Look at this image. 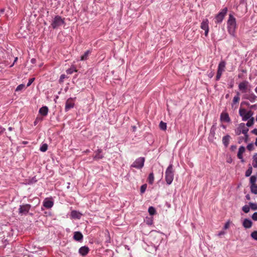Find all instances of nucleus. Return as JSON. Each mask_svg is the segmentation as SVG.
Here are the masks:
<instances>
[{"instance_id": "nucleus-62", "label": "nucleus", "mask_w": 257, "mask_h": 257, "mask_svg": "<svg viewBox=\"0 0 257 257\" xmlns=\"http://www.w3.org/2000/svg\"><path fill=\"white\" fill-rule=\"evenodd\" d=\"M238 77H239V78H240V77H242V76H241V74H239V75H238Z\"/></svg>"}, {"instance_id": "nucleus-16", "label": "nucleus", "mask_w": 257, "mask_h": 257, "mask_svg": "<svg viewBox=\"0 0 257 257\" xmlns=\"http://www.w3.org/2000/svg\"><path fill=\"white\" fill-rule=\"evenodd\" d=\"M89 250V248L88 247H86V246H83L79 249V252L82 255H84L86 254Z\"/></svg>"}, {"instance_id": "nucleus-53", "label": "nucleus", "mask_w": 257, "mask_h": 257, "mask_svg": "<svg viewBox=\"0 0 257 257\" xmlns=\"http://www.w3.org/2000/svg\"><path fill=\"white\" fill-rule=\"evenodd\" d=\"M255 96L254 95H253L252 97L250 99V100L252 101L255 99Z\"/></svg>"}, {"instance_id": "nucleus-33", "label": "nucleus", "mask_w": 257, "mask_h": 257, "mask_svg": "<svg viewBox=\"0 0 257 257\" xmlns=\"http://www.w3.org/2000/svg\"><path fill=\"white\" fill-rule=\"evenodd\" d=\"M256 177L255 176H252L250 178V182L251 184H256L255 182L256 181Z\"/></svg>"}, {"instance_id": "nucleus-56", "label": "nucleus", "mask_w": 257, "mask_h": 257, "mask_svg": "<svg viewBox=\"0 0 257 257\" xmlns=\"http://www.w3.org/2000/svg\"><path fill=\"white\" fill-rule=\"evenodd\" d=\"M255 145L256 146H257V138H256V141H255Z\"/></svg>"}, {"instance_id": "nucleus-4", "label": "nucleus", "mask_w": 257, "mask_h": 257, "mask_svg": "<svg viewBox=\"0 0 257 257\" xmlns=\"http://www.w3.org/2000/svg\"><path fill=\"white\" fill-rule=\"evenodd\" d=\"M31 205L28 204H23L20 206L19 213L21 215H26L29 212Z\"/></svg>"}, {"instance_id": "nucleus-52", "label": "nucleus", "mask_w": 257, "mask_h": 257, "mask_svg": "<svg viewBox=\"0 0 257 257\" xmlns=\"http://www.w3.org/2000/svg\"><path fill=\"white\" fill-rule=\"evenodd\" d=\"M31 62L32 63H35V62H36V59H34V58H32L31 60Z\"/></svg>"}, {"instance_id": "nucleus-5", "label": "nucleus", "mask_w": 257, "mask_h": 257, "mask_svg": "<svg viewBox=\"0 0 257 257\" xmlns=\"http://www.w3.org/2000/svg\"><path fill=\"white\" fill-rule=\"evenodd\" d=\"M54 201L52 198H45L43 200V206L47 208H51L54 205Z\"/></svg>"}, {"instance_id": "nucleus-64", "label": "nucleus", "mask_w": 257, "mask_h": 257, "mask_svg": "<svg viewBox=\"0 0 257 257\" xmlns=\"http://www.w3.org/2000/svg\"><path fill=\"white\" fill-rule=\"evenodd\" d=\"M256 120L257 121V115H256Z\"/></svg>"}, {"instance_id": "nucleus-3", "label": "nucleus", "mask_w": 257, "mask_h": 257, "mask_svg": "<svg viewBox=\"0 0 257 257\" xmlns=\"http://www.w3.org/2000/svg\"><path fill=\"white\" fill-rule=\"evenodd\" d=\"M145 158L139 157L132 164L131 167L137 169H141L144 166Z\"/></svg>"}, {"instance_id": "nucleus-9", "label": "nucleus", "mask_w": 257, "mask_h": 257, "mask_svg": "<svg viewBox=\"0 0 257 257\" xmlns=\"http://www.w3.org/2000/svg\"><path fill=\"white\" fill-rule=\"evenodd\" d=\"M63 23L64 20L61 19V17H55L52 25L53 28H56L62 25Z\"/></svg>"}, {"instance_id": "nucleus-60", "label": "nucleus", "mask_w": 257, "mask_h": 257, "mask_svg": "<svg viewBox=\"0 0 257 257\" xmlns=\"http://www.w3.org/2000/svg\"><path fill=\"white\" fill-rule=\"evenodd\" d=\"M9 130L10 131H12V127H9Z\"/></svg>"}, {"instance_id": "nucleus-49", "label": "nucleus", "mask_w": 257, "mask_h": 257, "mask_svg": "<svg viewBox=\"0 0 257 257\" xmlns=\"http://www.w3.org/2000/svg\"><path fill=\"white\" fill-rule=\"evenodd\" d=\"M251 133L253 134L257 135V128H254L252 131Z\"/></svg>"}, {"instance_id": "nucleus-25", "label": "nucleus", "mask_w": 257, "mask_h": 257, "mask_svg": "<svg viewBox=\"0 0 257 257\" xmlns=\"http://www.w3.org/2000/svg\"><path fill=\"white\" fill-rule=\"evenodd\" d=\"M250 190L252 193H253L255 194H257V185H256V184H255L254 185H251Z\"/></svg>"}, {"instance_id": "nucleus-35", "label": "nucleus", "mask_w": 257, "mask_h": 257, "mask_svg": "<svg viewBox=\"0 0 257 257\" xmlns=\"http://www.w3.org/2000/svg\"><path fill=\"white\" fill-rule=\"evenodd\" d=\"M6 12L5 16H9V15H11L12 14V11L10 8L6 9Z\"/></svg>"}, {"instance_id": "nucleus-42", "label": "nucleus", "mask_w": 257, "mask_h": 257, "mask_svg": "<svg viewBox=\"0 0 257 257\" xmlns=\"http://www.w3.org/2000/svg\"><path fill=\"white\" fill-rule=\"evenodd\" d=\"M66 75L65 74H62L60 76V82H63V80L64 79L66 78Z\"/></svg>"}, {"instance_id": "nucleus-1", "label": "nucleus", "mask_w": 257, "mask_h": 257, "mask_svg": "<svg viewBox=\"0 0 257 257\" xmlns=\"http://www.w3.org/2000/svg\"><path fill=\"white\" fill-rule=\"evenodd\" d=\"M174 173L173 165L170 164L165 172V180L168 185H171L174 180Z\"/></svg>"}, {"instance_id": "nucleus-8", "label": "nucleus", "mask_w": 257, "mask_h": 257, "mask_svg": "<svg viewBox=\"0 0 257 257\" xmlns=\"http://www.w3.org/2000/svg\"><path fill=\"white\" fill-rule=\"evenodd\" d=\"M74 106V99L70 97L68 98L66 102L65 109L66 111H68Z\"/></svg>"}, {"instance_id": "nucleus-20", "label": "nucleus", "mask_w": 257, "mask_h": 257, "mask_svg": "<svg viewBox=\"0 0 257 257\" xmlns=\"http://www.w3.org/2000/svg\"><path fill=\"white\" fill-rule=\"evenodd\" d=\"M148 181L150 184H153L154 181V175L153 173H150L149 175V178H148Z\"/></svg>"}, {"instance_id": "nucleus-12", "label": "nucleus", "mask_w": 257, "mask_h": 257, "mask_svg": "<svg viewBox=\"0 0 257 257\" xmlns=\"http://www.w3.org/2000/svg\"><path fill=\"white\" fill-rule=\"evenodd\" d=\"M245 151V149L244 148V147H240L239 148L238 153H237V157L239 159L241 160L242 162H244V161L243 159V156L242 154L243 152Z\"/></svg>"}, {"instance_id": "nucleus-36", "label": "nucleus", "mask_w": 257, "mask_h": 257, "mask_svg": "<svg viewBox=\"0 0 257 257\" xmlns=\"http://www.w3.org/2000/svg\"><path fill=\"white\" fill-rule=\"evenodd\" d=\"M147 188V185H146V184L143 185L141 187V188H140V192H141V193H144L145 192L146 189Z\"/></svg>"}, {"instance_id": "nucleus-11", "label": "nucleus", "mask_w": 257, "mask_h": 257, "mask_svg": "<svg viewBox=\"0 0 257 257\" xmlns=\"http://www.w3.org/2000/svg\"><path fill=\"white\" fill-rule=\"evenodd\" d=\"M49 111V108L46 106H42L39 110V113L44 116L48 115V112Z\"/></svg>"}, {"instance_id": "nucleus-63", "label": "nucleus", "mask_w": 257, "mask_h": 257, "mask_svg": "<svg viewBox=\"0 0 257 257\" xmlns=\"http://www.w3.org/2000/svg\"><path fill=\"white\" fill-rule=\"evenodd\" d=\"M210 76L211 77H212V75H211V74H210Z\"/></svg>"}, {"instance_id": "nucleus-7", "label": "nucleus", "mask_w": 257, "mask_h": 257, "mask_svg": "<svg viewBox=\"0 0 257 257\" xmlns=\"http://www.w3.org/2000/svg\"><path fill=\"white\" fill-rule=\"evenodd\" d=\"M224 68H225V63H224V62L222 61L220 63V64L218 66L217 73V75H216V80H219V79L220 78L222 74V72L224 70Z\"/></svg>"}, {"instance_id": "nucleus-46", "label": "nucleus", "mask_w": 257, "mask_h": 257, "mask_svg": "<svg viewBox=\"0 0 257 257\" xmlns=\"http://www.w3.org/2000/svg\"><path fill=\"white\" fill-rule=\"evenodd\" d=\"M252 218L254 220H257V212H255L252 215Z\"/></svg>"}, {"instance_id": "nucleus-47", "label": "nucleus", "mask_w": 257, "mask_h": 257, "mask_svg": "<svg viewBox=\"0 0 257 257\" xmlns=\"http://www.w3.org/2000/svg\"><path fill=\"white\" fill-rule=\"evenodd\" d=\"M230 121V119L229 118V115L228 113H226V122H229Z\"/></svg>"}, {"instance_id": "nucleus-54", "label": "nucleus", "mask_w": 257, "mask_h": 257, "mask_svg": "<svg viewBox=\"0 0 257 257\" xmlns=\"http://www.w3.org/2000/svg\"><path fill=\"white\" fill-rule=\"evenodd\" d=\"M222 143L225 144V136L222 138Z\"/></svg>"}, {"instance_id": "nucleus-59", "label": "nucleus", "mask_w": 257, "mask_h": 257, "mask_svg": "<svg viewBox=\"0 0 257 257\" xmlns=\"http://www.w3.org/2000/svg\"><path fill=\"white\" fill-rule=\"evenodd\" d=\"M133 128L134 131H135V130H136V127L135 126H133Z\"/></svg>"}, {"instance_id": "nucleus-48", "label": "nucleus", "mask_w": 257, "mask_h": 257, "mask_svg": "<svg viewBox=\"0 0 257 257\" xmlns=\"http://www.w3.org/2000/svg\"><path fill=\"white\" fill-rule=\"evenodd\" d=\"M5 11L6 12V9L3 8V9H1V10H0V13H1L0 14L3 15L4 14V12Z\"/></svg>"}, {"instance_id": "nucleus-38", "label": "nucleus", "mask_w": 257, "mask_h": 257, "mask_svg": "<svg viewBox=\"0 0 257 257\" xmlns=\"http://www.w3.org/2000/svg\"><path fill=\"white\" fill-rule=\"evenodd\" d=\"M246 148L249 151H252L254 149V146L253 144H249L247 147Z\"/></svg>"}, {"instance_id": "nucleus-31", "label": "nucleus", "mask_w": 257, "mask_h": 257, "mask_svg": "<svg viewBox=\"0 0 257 257\" xmlns=\"http://www.w3.org/2000/svg\"><path fill=\"white\" fill-rule=\"evenodd\" d=\"M251 237L255 240H257V231H254L250 234Z\"/></svg>"}, {"instance_id": "nucleus-21", "label": "nucleus", "mask_w": 257, "mask_h": 257, "mask_svg": "<svg viewBox=\"0 0 257 257\" xmlns=\"http://www.w3.org/2000/svg\"><path fill=\"white\" fill-rule=\"evenodd\" d=\"M145 221L148 225H152L153 223V217H146Z\"/></svg>"}, {"instance_id": "nucleus-13", "label": "nucleus", "mask_w": 257, "mask_h": 257, "mask_svg": "<svg viewBox=\"0 0 257 257\" xmlns=\"http://www.w3.org/2000/svg\"><path fill=\"white\" fill-rule=\"evenodd\" d=\"M70 215L72 218L80 219L82 216V214L76 210H73L71 211Z\"/></svg>"}, {"instance_id": "nucleus-27", "label": "nucleus", "mask_w": 257, "mask_h": 257, "mask_svg": "<svg viewBox=\"0 0 257 257\" xmlns=\"http://www.w3.org/2000/svg\"><path fill=\"white\" fill-rule=\"evenodd\" d=\"M160 127L161 130L163 131H165L167 129V123L165 122H164L163 121H161L160 123Z\"/></svg>"}, {"instance_id": "nucleus-14", "label": "nucleus", "mask_w": 257, "mask_h": 257, "mask_svg": "<svg viewBox=\"0 0 257 257\" xmlns=\"http://www.w3.org/2000/svg\"><path fill=\"white\" fill-rule=\"evenodd\" d=\"M242 224L245 228H250L252 225V222L250 220L245 218Z\"/></svg>"}, {"instance_id": "nucleus-43", "label": "nucleus", "mask_w": 257, "mask_h": 257, "mask_svg": "<svg viewBox=\"0 0 257 257\" xmlns=\"http://www.w3.org/2000/svg\"><path fill=\"white\" fill-rule=\"evenodd\" d=\"M239 97L238 96H234L233 98V102L235 103L238 102L239 100Z\"/></svg>"}, {"instance_id": "nucleus-55", "label": "nucleus", "mask_w": 257, "mask_h": 257, "mask_svg": "<svg viewBox=\"0 0 257 257\" xmlns=\"http://www.w3.org/2000/svg\"><path fill=\"white\" fill-rule=\"evenodd\" d=\"M230 137L229 136H226L225 137V138H226V142H227V140L228 139V138H229Z\"/></svg>"}, {"instance_id": "nucleus-18", "label": "nucleus", "mask_w": 257, "mask_h": 257, "mask_svg": "<svg viewBox=\"0 0 257 257\" xmlns=\"http://www.w3.org/2000/svg\"><path fill=\"white\" fill-rule=\"evenodd\" d=\"M252 115V112L251 111H247L244 114L243 116V120L246 121L250 118L251 116Z\"/></svg>"}, {"instance_id": "nucleus-61", "label": "nucleus", "mask_w": 257, "mask_h": 257, "mask_svg": "<svg viewBox=\"0 0 257 257\" xmlns=\"http://www.w3.org/2000/svg\"><path fill=\"white\" fill-rule=\"evenodd\" d=\"M242 72H244V73H245V72H246V70H242Z\"/></svg>"}, {"instance_id": "nucleus-39", "label": "nucleus", "mask_w": 257, "mask_h": 257, "mask_svg": "<svg viewBox=\"0 0 257 257\" xmlns=\"http://www.w3.org/2000/svg\"><path fill=\"white\" fill-rule=\"evenodd\" d=\"M246 112L245 109H239V114L242 117L245 114Z\"/></svg>"}, {"instance_id": "nucleus-37", "label": "nucleus", "mask_w": 257, "mask_h": 257, "mask_svg": "<svg viewBox=\"0 0 257 257\" xmlns=\"http://www.w3.org/2000/svg\"><path fill=\"white\" fill-rule=\"evenodd\" d=\"M25 88V86L24 84H20L17 87L16 91H21Z\"/></svg>"}, {"instance_id": "nucleus-23", "label": "nucleus", "mask_w": 257, "mask_h": 257, "mask_svg": "<svg viewBox=\"0 0 257 257\" xmlns=\"http://www.w3.org/2000/svg\"><path fill=\"white\" fill-rule=\"evenodd\" d=\"M90 51L89 50H87L83 55H82L81 57L80 60L81 61L85 60L87 59L88 55L90 54Z\"/></svg>"}, {"instance_id": "nucleus-29", "label": "nucleus", "mask_w": 257, "mask_h": 257, "mask_svg": "<svg viewBox=\"0 0 257 257\" xmlns=\"http://www.w3.org/2000/svg\"><path fill=\"white\" fill-rule=\"evenodd\" d=\"M252 168L251 167H249L247 170L245 172V176L246 177H249L250 176V175L252 173Z\"/></svg>"}, {"instance_id": "nucleus-41", "label": "nucleus", "mask_w": 257, "mask_h": 257, "mask_svg": "<svg viewBox=\"0 0 257 257\" xmlns=\"http://www.w3.org/2000/svg\"><path fill=\"white\" fill-rule=\"evenodd\" d=\"M216 16H225V9L222 10L221 12L218 13Z\"/></svg>"}, {"instance_id": "nucleus-28", "label": "nucleus", "mask_w": 257, "mask_h": 257, "mask_svg": "<svg viewBox=\"0 0 257 257\" xmlns=\"http://www.w3.org/2000/svg\"><path fill=\"white\" fill-rule=\"evenodd\" d=\"M48 149V145L47 144H43L40 147V150L41 152H45Z\"/></svg>"}, {"instance_id": "nucleus-57", "label": "nucleus", "mask_w": 257, "mask_h": 257, "mask_svg": "<svg viewBox=\"0 0 257 257\" xmlns=\"http://www.w3.org/2000/svg\"><path fill=\"white\" fill-rule=\"evenodd\" d=\"M17 60H18V58H17V57H16V58H15V59L14 62H16V61H17Z\"/></svg>"}, {"instance_id": "nucleus-50", "label": "nucleus", "mask_w": 257, "mask_h": 257, "mask_svg": "<svg viewBox=\"0 0 257 257\" xmlns=\"http://www.w3.org/2000/svg\"><path fill=\"white\" fill-rule=\"evenodd\" d=\"M245 198H246V200H250V198L249 195V194L246 195H245Z\"/></svg>"}, {"instance_id": "nucleus-45", "label": "nucleus", "mask_w": 257, "mask_h": 257, "mask_svg": "<svg viewBox=\"0 0 257 257\" xmlns=\"http://www.w3.org/2000/svg\"><path fill=\"white\" fill-rule=\"evenodd\" d=\"M42 120V118H40V117H37L34 121V125H36L37 123L39 121H41Z\"/></svg>"}, {"instance_id": "nucleus-30", "label": "nucleus", "mask_w": 257, "mask_h": 257, "mask_svg": "<svg viewBox=\"0 0 257 257\" xmlns=\"http://www.w3.org/2000/svg\"><path fill=\"white\" fill-rule=\"evenodd\" d=\"M249 206L253 210H257V204L249 202Z\"/></svg>"}, {"instance_id": "nucleus-24", "label": "nucleus", "mask_w": 257, "mask_h": 257, "mask_svg": "<svg viewBox=\"0 0 257 257\" xmlns=\"http://www.w3.org/2000/svg\"><path fill=\"white\" fill-rule=\"evenodd\" d=\"M220 120L222 123L221 126L225 128V125L223 124V123L225 122V113L223 111L221 114Z\"/></svg>"}, {"instance_id": "nucleus-44", "label": "nucleus", "mask_w": 257, "mask_h": 257, "mask_svg": "<svg viewBox=\"0 0 257 257\" xmlns=\"http://www.w3.org/2000/svg\"><path fill=\"white\" fill-rule=\"evenodd\" d=\"M75 71V70H74V69H73L72 68H70V69H68V70H67L66 72H67V74H71Z\"/></svg>"}, {"instance_id": "nucleus-22", "label": "nucleus", "mask_w": 257, "mask_h": 257, "mask_svg": "<svg viewBox=\"0 0 257 257\" xmlns=\"http://www.w3.org/2000/svg\"><path fill=\"white\" fill-rule=\"evenodd\" d=\"M148 211H149V213H150L151 215H153L157 212L155 208L153 206H150Z\"/></svg>"}, {"instance_id": "nucleus-26", "label": "nucleus", "mask_w": 257, "mask_h": 257, "mask_svg": "<svg viewBox=\"0 0 257 257\" xmlns=\"http://www.w3.org/2000/svg\"><path fill=\"white\" fill-rule=\"evenodd\" d=\"M252 166L254 168H257V154H255L253 156Z\"/></svg>"}, {"instance_id": "nucleus-32", "label": "nucleus", "mask_w": 257, "mask_h": 257, "mask_svg": "<svg viewBox=\"0 0 257 257\" xmlns=\"http://www.w3.org/2000/svg\"><path fill=\"white\" fill-rule=\"evenodd\" d=\"M253 123H254V118L253 117H252L250 119H249V120H248L246 125L247 126H251V125H253Z\"/></svg>"}, {"instance_id": "nucleus-51", "label": "nucleus", "mask_w": 257, "mask_h": 257, "mask_svg": "<svg viewBox=\"0 0 257 257\" xmlns=\"http://www.w3.org/2000/svg\"><path fill=\"white\" fill-rule=\"evenodd\" d=\"M213 135L212 134V132L211 133L210 135H209V141H211L212 140V137H213Z\"/></svg>"}, {"instance_id": "nucleus-6", "label": "nucleus", "mask_w": 257, "mask_h": 257, "mask_svg": "<svg viewBox=\"0 0 257 257\" xmlns=\"http://www.w3.org/2000/svg\"><path fill=\"white\" fill-rule=\"evenodd\" d=\"M201 29L205 31V35L207 36L209 32V22L207 19H204L202 21Z\"/></svg>"}, {"instance_id": "nucleus-15", "label": "nucleus", "mask_w": 257, "mask_h": 257, "mask_svg": "<svg viewBox=\"0 0 257 257\" xmlns=\"http://www.w3.org/2000/svg\"><path fill=\"white\" fill-rule=\"evenodd\" d=\"M73 238L76 241H80L83 238V235L80 232L76 231L74 232Z\"/></svg>"}, {"instance_id": "nucleus-17", "label": "nucleus", "mask_w": 257, "mask_h": 257, "mask_svg": "<svg viewBox=\"0 0 257 257\" xmlns=\"http://www.w3.org/2000/svg\"><path fill=\"white\" fill-rule=\"evenodd\" d=\"M247 84L248 82L247 81H243L241 82L238 86L239 89L241 91H245L247 88Z\"/></svg>"}, {"instance_id": "nucleus-58", "label": "nucleus", "mask_w": 257, "mask_h": 257, "mask_svg": "<svg viewBox=\"0 0 257 257\" xmlns=\"http://www.w3.org/2000/svg\"><path fill=\"white\" fill-rule=\"evenodd\" d=\"M225 227L226 228H227L228 227V224L227 223H226V226H225Z\"/></svg>"}, {"instance_id": "nucleus-10", "label": "nucleus", "mask_w": 257, "mask_h": 257, "mask_svg": "<svg viewBox=\"0 0 257 257\" xmlns=\"http://www.w3.org/2000/svg\"><path fill=\"white\" fill-rule=\"evenodd\" d=\"M95 155L93 156V159L95 160L102 159L104 157V155L102 154V150L100 149H98L97 151H95Z\"/></svg>"}, {"instance_id": "nucleus-34", "label": "nucleus", "mask_w": 257, "mask_h": 257, "mask_svg": "<svg viewBox=\"0 0 257 257\" xmlns=\"http://www.w3.org/2000/svg\"><path fill=\"white\" fill-rule=\"evenodd\" d=\"M250 208L248 206L245 205L242 207V210L245 213H247L249 211Z\"/></svg>"}, {"instance_id": "nucleus-40", "label": "nucleus", "mask_w": 257, "mask_h": 257, "mask_svg": "<svg viewBox=\"0 0 257 257\" xmlns=\"http://www.w3.org/2000/svg\"><path fill=\"white\" fill-rule=\"evenodd\" d=\"M34 80H35L34 78H32L30 79L29 80V81H28V82L27 84V87L30 86L31 85V84L33 82Z\"/></svg>"}, {"instance_id": "nucleus-19", "label": "nucleus", "mask_w": 257, "mask_h": 257, "mask_svg": "<svg viewBox=\"0 0 257 257\" xmlns=\"http://www.w3.org/2000/svg\"><path fill=\"white\" fill-rule=\"evenodd\" d=\"M242 124L244 127L242 130V133L245 135V141L246 142L247 139L248 138L247 132L248 131V128L245 127L244 123H243Z\"/></svg>"}, {"instance_id": "nucleus-2", "label": "nucleus", "mask_w": 257, "mask_h": 257, "mask_svg": "<svg viewBox=\"0 0 257 257\" xmlns=\"http://www.w3.org/2000/svg\"><path fill=\"white\" fill-rule=\"evenodd\" d=\"M227 25L229 33L233 36L236 29V21L234 17H229L227 21Z\"/></svg>"}]
</instances>
